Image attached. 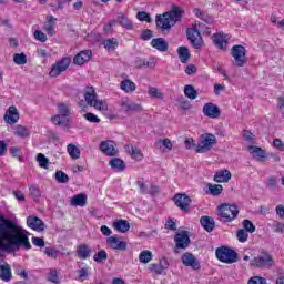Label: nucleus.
Returning <instances> with one entry per match:
<instances>
[{
  "instance_id": "1",
  "label": "nucleus",
  "mask_w": 284,
  "mask_h": 284,
  "mask_svg": "<svg viewBox=\"0 0 284 284\" xmlns=\"http://www.w3.org/2000/svg\"><path fill=\"white\" fill-rule=\"evenodd\" d=\"M21 247L32 250L28 231L0 215V257L6 256V252H19Z\"/></svg>"
},
{
  "instance_id": "2",
  "label": "nucleus",
  "mask_w": 284,
  "mask_h": 284,
  "mask_svg": "<svg viewBox=\"0 0 284 284\" xmlns=\"http://www.w3.org/2000/svg\"><path fill=\"white\" fill-rule=\"evenodd\" d=\"M185 14V9L173 4L169 12H164L162 16H156L155 23L161 30H170L173 26H176Z\"/></svg>"
},
{
  "instance_id": "3",
  "label": "nucleus",
  "mask_w": 284,
  "mask_h": 284,
  "mask_svg": "<svg viewBox=\"0 0 284 284\" xmlns=\"http://www.w3.org/2000/svg\"><path fill=\"white\" fill-rule=\"evenodd\" d=\"M250 263L252 267H256L257 270H272V267L276 265L274 256L267 252H262L260 255L251 260Z\"/></svg>"
},
{
  "instance_id": "4",
  "label": "nucleus",
  "mask_w": 284,
  "mask_h": 284,
  "mask_svg": "<svg viewBox=\"0 0 284 284\" xmlns=\"http://www.w3.org/2000/svg\"><path fill=\"white\" fill-rule=\"evenodd\" d=\"M215 256L217 261L226 263L227 265H232V263H236V261H239V254L233 248H230V246L217 247Z\"/></svg>"
},
{
  "instance_id": "5",
  "label": "nucleus",
  "mask_w": 284,
  "mask_h": 284,
  "mask_svg": "<svg viewBox=\"0 0 284 284\" xmlns=\"http://www.w3.org/2000/svg\"><path fill=\"white\" fill-rule=\"evenodd\" d=\"M219 214L224 223H232L239 216V206L236 204L224 203L217 207Z\"/></svg>"
},
{
  "instance_id": "6",
  "label": "nucleus",
  "mask_w": 284,
  "mask_h": 284,
  "mask_svg": "<svg viewBox=\"0 0 284 284\" xmlns=\"http://www.w3.org/2000/svg\"><path fill=\"white\" fill-rule=\"evenodd\" d=\"M231 57H233V64L236 68H244L247 65V50L241 44H235L231 49Z\"/></svg>"
},
{
  "instance_id": "7",
  "label": "nucleus",
  "mask_w": 284,
  "mask_h": 284,
  "mask_svg": "<svg viewBox=\"0 0 284 284\" xmlns=\"http://www.w3.org/2000/svg\"><path fill=\"white\" fill-rule=\"evenodd\" d=\"M216 145V135L211 133H204L200 138V142L196 146L197 154H205V152H210L212 148Z\"/></svg>"
},
{
  "instance_id": "8",
  "label": "nucleus",
  "mask_w": 284,
  "mask_h": 284,
  "mask_svg": "<svg viewBox=\"0 0 284 284\" xmlns=\"http://www.w3.org/2000/svg\"><path fill=\"white\" fill-rule=\"evenodd\" d=\"M70 63H72V59H70V57H64L57 61L52 64L49 77L57 79V77H60V74H63V72L70 68Z\"/></svg>"
},
{
  "instance_id": "9",
  "label": "nucleus",
  "mask_w": 284,
  "mask_h": 284,
  "mask_svg": "<svg viewBox=\"0 0 284 284\" xmlns=\"http://www.w3.org/2000/svg\"><path fill=\"white\" fill-rule=\"evenodd\" d=\"M175 252L179 253L180 250H187L190 247V233L187 231H182L175 234Z\"/></svg>"
},
{
  "instance_id": "10",
  "label": "nucleus",
  "mask_w": 284,
  "mask_h": 284,
  "mask_svg": "<svg viewBox=\"0 0 284 284\" xmlns=\"http://www.w3.org/2000/svg\"><path fill=\"white\" fill-rule=\"evenodd\" d=\"M186 37L195 50H201V48H203V37H201L199 30L192 28L187 29Z\"/></svg>"
},
{
  "instance_id": "11",
  "label": "nucleus",
  "mask_w": 284,
  "mask_h": 284,
  "mask_svg": "<svg viewBox=\"0 0 284 284\" xmlns=\"http://www.w3.org/2000/svg\"><path fill=\"white\" fill-rule=\"evenodd\" d=\"M173 201L176 207H180L182 212H190V203H192V199L187 196L185 193H178L174 195Z\"/></svg>"
},
{
  "instance_id": "12",
  "label": "nucleus",
  "mask_w": 284,
  "mask_h": 284,
  "mask_svg": "<svg viewBox=\"0 0 284 284\" xmlns=\"http://www.w3.org/2000/svg\"><path fill=\"white\" fill-rule=\"evenodd\" d=\"M120 106L122 108V112H141L143 111V106L130 99H123L120 102Z\"/></svg>"
},
{
  "instance_id": "13",
  "label": "nucleus",
  "mask_w": 284,
  "mask_h": 284,
  "mask_svg": "<svg viewBox=\"0 0 284 284\" xmlns=\"http://www.w3.org/2000/svg\"><path fill=\"white\" fill-rule=\"evenodd\" d=\"M100 150L105 156H116L119 150L114 146V142L106 140L100 143Z\"/></svg>"
},
{
  "instance_id": "14",
  "label": "nucleus",
  "mask_w": 284,
  "mask_h": 284,
  "mask_svg": "<svg viewBox=\"0 0 284 284\" xmlns=\"http://www.w3.org/2000/svg\"><path fill=\"white\" fill-rule=\"evenodd\" d=\"M203 114L209 116V119H219V116H221V109H219V105L209 102L203 106Z\"/></svg>"
},
{
  "instance_id": "15",
  "label": "nucleus",
  "mask_w": 284,
  "mask_h": 284,
  "mask_svg": "<svg viewBox=\"0 0 284 284\" xmlns=\"http://www.w3.org/2000/svg\"><path fill=\"white\" fill-rule=\"evenodd\" d=\"M182 263L185 265V267H192V270H201V263L192 253H184L182 255Z\"/></svg>"
},
{
  "instance_id": "16",
  "label": "nucleus",
  "mask_w": 284,
  "mask_h": 284,
  "mask_svg": "<svg viewBox=\"0 0 284 284\" xmlns=\"http://www.w3.org/2000/svg\"><path fill=\"white\" fill-rule=\"evenodd\" d=\"M92 59V51L91 50H83L80 51L74 58L73 63L74 65H85L88 61Z\"/></svg>"
},
{
  "instance_id": "17",
  "label": "nucleus",
  "mask_w": 284,
  "mask_h": 284,
  "mask_svg": "<svg viewBox=\"0 0 284 284\" xmlns=\"http://www.w3.org/2000/svg\"><path fill=\"white\" fill-rule=\"evenodd\" d=\"M27 225L36 232H43V230H45V223H43L42 220L37 216H29L27 219Z\"/></svg>"
},
{
  "instance_id": "18",
  "label": "nucleus",
  "mask_w": 284,
  "mask_h": 284,
  "mask_svg": "<svg viewBox=\"0 0 284 284\" xmlns=\"http://www.w3.org/2000/svg\"><path fill=\"white\" fill-rule=\"evenodd\" d=\"M4 121L6 123H9V125H14V123L19 121V111L17 110V106H9L4 114Z\"/></svg>"
},
{
  "instance_id": "19",
  "label": "nucleus",
  "mask_w": 284,
  "mask_h": 284,
  "mask_svg": "<svg viewBox=\"0 0 284 284\" xmlns=\"http://www.w3.org/2000/svg\"><path fill=\"white\" fill-rule=\"evenodd\" d=\"M154 148L156 150H160V152H172V148H174V144H172V140L165 138L158 140L154 143Z\"/></svg>"
},
{
  "instance_id": "20",
  "label": "nucleus",
  "mask_w": 284,
  "mask_h": 284,
  "mask_svg": "<svg viewBox=\"0 0 284 284\" xmlns=\"http://www.w3.org/2000/svg\"><path fill=\"white\" fill-rule=\"evenodd\" d=\"M152 48L158 50L159 52H168V49L170 48V44L165 40V38H154L151 41Z\"/></svg>"
},
{
  "instance_id": "21",
  "label": "nucleus",
  "mask_w": 284,
  "mask_h": 284,
  "mask_svg": "<svg viewBox=\"0 0 284 284\" xmlns=\"http://www.w3.org/2000/svg\"><path fill=\"white\" fill-rule=\"evenodd\" d=\"M230 38L223 33H217L213 36V43L219 48L220 50H227V41Z\"/></svg>"
},
{
  "instance_id": "22",
  "label": "nucleus",
  "mask_w": 284,
  "mask_h": 284,
  "mask_svg": "<svg viewBox=\"0 0 284 284\" xmlns=\"http://www.w3.org/2000/svg\"><path fill=\"white\" fill-rule=\"evenodd\" d=\"M232 179V173L227 169L220 170L215 173L213 181L215 183H229Z\"/></svg>"
},
{
  "instance_id": "23",
  "label": "nucleus",
  "mask_w": 284,
  "mask_h": 284,
  "mask_svg": "<svg viewBox=\"0 0 284 284\" xmlns=\"http://www.w3.org/2000/svg\"><path fill=\"white\" fill-rule=\"evenodd\" d=\"M106 243L112 247V250H128V243L119 241V237L110 236L106 239Z\"/></svg>"
},
{
  "instance_id": "24",
  "label": "nucleus",
  "mask_w": 284,
  "mask_h": 284,
  "mask_svg": "<svg viewBox=\"0 0 284 284\" xmlns=\"http://www.w3.org/2000/svg\"><path fill=\"white\" fill-rule=\"evenodd\" d=\"M0 278L4 281V283H10L12 281V268L10 264L6 263L0 265Z\"/></svg>"
},
{
  "instance_id": "25",
  "label": "nucleus",
  "mask_w": 284,
  "mask_h": 284,
  "mask_svg": "<svg viewBox=\"0 0 284 284\" xmlns=\"http://www.w3.org/2000/svg\"><path fill=\"white\" fill-rule=\"evenodd\" d=\"M70 203L73 207H85L88 205V195L83 193L77 194L71 199Z\"/></svg>"
},
{
  "instance_id": "26",
  "label": "nucleus",
  "mask_w": 284,
  "mask_h": 284,
  "mask_svg": "<svg viewBox=\"0 0 284 284\" xmlns=\"http://www.w3.org/2000/svg\"><path fill=\"white\" fill-rule=\"evenodd\" d=\"M92 254V247H90L88 244H81L77 248V255L79 258H82V261H87V258H90Z\"/></svg>"
},
{
  "instance_id": "27",
  "label": "nucleus",
  "mask_w": 284,
  "mask_h": 284,
  "mask_svg": "<svg viewBox=\"0 0 284 284\" xmlns=\"http://www.w3.org/2000/svg\"><path fill=\"white\" fill-rule=\"evenodd\" d=\"M124 150L126 154H130L131 158L135 159V161H142L143 160V152L141 149L132 145H125Z\"/></svg>"
},
{
  "instance_id": "28",
  "label": "nucleus",
  "mask_w": 284,
  "mask_h": 284,
  "mask_svg": "<svg viewBox=\"0 0 284 284\" xmlns=\"http://www.w3.org/2000/svg\"><path fill=\"white\" fill-rule=\"evenodd\" d=\"M84 101L90 106L94 104V102L97 101V91L94 90V87H87L84 89Z\"/></svg>"
},
{
  "instance_id": "29",
  "label": "nucleus",
  "mask_w": 284,
  "mask_h": 284,
  "mask_svg": "<svg viewBox=\"0 0 284 284\" xmlns=\"http://www.w3.org/2000/svg\"><path fill=\"white\" fill-rule=\"evenodd\" d=\"M109 165L114 170L115 172H123L125 168V162L120 158H113L110 160Z\"/></svg>"
},
{
  "instance_id": "30",
  "label": "nucleus",
  "mask_w": 284,
  "mask_h": 284,
  "mask_svg": "<svg viewBox=\"0 0 284 284\" xmlns=\"http://www.w3.org/2000/svg\"><path fill=\"white\" fill-rule=\"evenodd\" d=\"M207 190L205 191L206 194H210L211 196H221L223 194V185L221 184H206Z\"/></svg>"
},
{
  "instance_id": "31",
  "label": "nucleus",
  "mask_w": 284,
  "mask_h": 284,
  "mask_svg": "<svg viewBox=\"0 0 284 284\" xmlns=\"http://www.w3.org/2000/svg\"><path fill=\"white\" fill-rule=\"evenodd\" d=\"M119 23V26H121V28H125L126 30H132V28H134V24L131 22V20H129L126 14L120 13L116 17L115 23Z\"/></svg>"
},
{
  "instance_id": "32",
  "label": "nucleus",
  "mask_w": 284,
  "mask_h": 284,
  "mask_svg": "<svg viewBox=\"0 0 284 284\" xmlns=\"http://www.w3.org/2000/svg\"><path fill=\"white\" fill-rule=\"evenodd\" d=\"M200 223L206 232H214V227L216 225L215 222H214V219H212L210 216H202L200 219Z\"/></svg>"
},
{
  "instance_id": "33",
  "label": "nucleus",
  "mask_w": 284,
  "mask_h": 284,
  "mask_svg": "<svg viewBox=\"0 0 284 284\" xmlns=\"http://www.w3.org/2000/svg\"><path fill=\"white\" fill-rule=\"evenodd\" d=\"M248 151L251 152V154H253V156H255L257 159V161H261V162L264 161L265 150H263L262 148L250 145Z\"/></svg>"
},
{
  "instance_id": "34",
  "label": "nucleus",
  "mask_w": 284,
  "mask_h": 284,
  "mask_svg": "<svg viewBox=\"0 0 284 284\" xmlns=\"http://www.w3.org/2000/svg\"><path fill=\"white\" fill-rule=\"evenodd\" d=\"M57 21V18L53 16L47 17V23L44 24V30L47 34H50V37H54V22Z\"/></svg>"
},
{
  "instance_id": "35",
  "label": "nucleus",
  "mask_w": 284,
  "mask_h": 284,
  "mask_svg": "<svg viewBox=\"0 0 284 284\" xmlns=\"http://www.w3.org/2000/svg\"><path fill=\"white\" fill-rule=\"evenodd\" d=\"M113 227L118 232L125 234V232H128L130 230V223H128V221H125V220H119L113 223Z\"/></svg>"
},
{
  "instance_id": "36",
  "label": "nucleus",
  "mask_w": 284,
  "mask_h": 284,
  "mask_svg": "<svg viewBox=\"0 0 284 284\" xmlns=\"http://www.w3.org/2000/svg\"><path fill=\"white\" fill-rule=\"evenodd\" d=\"M121 90H123L126 93L130 92H135L136 90V84H134V82L130 79H125L121 82L120 84Z\"/></svg>"
},
{
  "instance_id": "37",
  "label": "nucleus",
  "mask_w": 284,
  "mask_h": 284,
  "mask_svg": "<svg viewBox=\"0 0 284 284\" xmlns=\"http://www.w3.org/2000/svg\"><path fill=\"white\" fill-rule=\"evenodd\" d=\"M67 152L74 160L81 159V150L72 143L67 145Z\"/></svg>"
},
{
  "instance_id": "38",
  "label": "nucleus",
  "mask_w": 284,
  "mask_h": 284,
  "mask_svg": "<svg viewBox=\"0 0 284 284\" xmlns=\"http://www.w3.org/2000/svg\"><path fill=\"white\" fill-rule=\"evenodd\" d=\"M178 54L180 58L181 63H187V61L190 60V49H187V47H180L178 49Z\"/></svg>"
},
{
  "instance_id": "39",
  "label": "nucleus",
  "mask_w": 284,
  "mask_h": 284,
  "mask_svg": "<svg viewBox=\"0 0 284 284\" xmlns=\"http://www.w3.org/2000/svg\"><path fill=\"white\" fill-rule=\"evenodd\" d=\"M14 135L19 136L20 139H26L30 136V129L19 124L14 129Z\"/></svg>"
},
{
  "instance_id": "40",
  "label": "nucleus",
  "mask_w": 284,
  "mask_h": 284,
  "mask_svg": "<svg viewBox=\"0 0 284 284\" xmlns=\"http://www.w3.org/2000/svg\"><path fill=\"white\" fill-rule=\"evenodd\" d=\"M103 45L105 50H109V52H112L116 50V48L119 47V41L116 40V38H110L104 40Z\"/></svg>"
},
{
  "instance_id": "41",
  "label": "nucleus",
  "mask_w": 284,
  "mask_h": 284,
  "mask_svg": "<svg viewBox=\"0 0 284 284\" xmlns=\"http://www.w3.org/2000/svg\"><path fill=\"white\" fill-rule=\"evenodd\" d=\"M184 94L187 99L194 100L199 97V91H196L193 85L187 84L184 87Z\"/></svg>"
},
{
  "instance_id": "42",
  "label": "nucleus",
  "mask_w": 284,
  "mask_h": 284,
  "mask_svg": "<svg viewBox=\"0 0 284 284\" xmlns=\"http://www.w3.org/2000/svg\"><path fill=\"white\" fill-rule=\"evenodd\" d=\"M13 63H16V65H26V63H28V55H26V53L13 54Z\"/></svg>"
},
{
  "instance_id": "43",
  "label": "nucleus",
  "mask_w": 284,
  "mask_h": 284,
  "mask_svg": "<svg viewBox=\"0 0 284 284\" xmlns=\"http://www.w3.org/2000/svg\"><path fill=\"white\" fill-rule=\"evenodd\" d=\"M93 261L95 263H105V261H108V252H105V250L98 251L93 256Z\"/></svg>"
},
{
  "instance_id": "44",
  "label": "nucleus",
  "mask_w": 284,
  "mask_h": 284,
  "mask_svg": "<svg viewBox=\"0 0 284 284\" xmlns=\"http://www.w3.org/2000/svg\"><path fill=\"white\" fill-rule=\"evenodd\" d=\"M91 108H94L95 110H99L100 112H108V102H105L103 100L95 99V101L93 102Z\"/></svg>"
},
{
  "instance_id": "45",
  "label": "nucleus",
  "mask_w": 284,
  "mask_h": 284,
  "mask_svg": "<svg viewBox=\"0 0 284 284\" xmlns=\"http://www.w3.org/2000/svg\"><path fill=\"white\" fill-rule=\"evenodd\" d=\"M37 161L39 163V168H43V170H48V165H50V160L45 158V154L39 153L37 155Z\"/></svg>"
},
{
  "instance_id": "46",
  "label": "nucleus",
  "mask_w": 284,
  "mask_h": 284,
  "mask_svg": "<svg viewBox=\"0 0 284 284\" xmlns=\"http://www.w3.org/2000/svg\"><path fill=\"white\" fill-rule=\"evenodd\" d=\"M152 251L145 250L140 253L139 261L140 263H150V261H152Z\"/></svg>"
},
{
  "instance_id": "47",
  "label": "nucleus",
  "mask_w": 284,
  "mask_h": 284,
  "mask_svg": "<svg viewBox=\"0 0 284 284\" xmlns=\"http://www.w3.org/2000/svg\"><path fill=\"white\" fill-rule=\"evenodd\" d=\"M149 97L151 99H163V92L155 87H149Z\"/></svg>"
},
{
  "instance_id": "48",
  "label": "nucleus",
  "mask_w": 284,
  "mask_h": 284,
  "mask_svg": "<svg viewBox=\"0 0 284 284\" xmlns=\"http://www.w3.org/2000/svg\"><path fill=\"white\" fill-rule=\"evenodd\" d=\"M55 180L58 183H68L70 181V176L65 174L63 171H57L55 172Z\"/></svg>"
},
{
  "instance_id": "49",
  "label": "nucleus",
  "mask_w": 284,
  "mask_h": 284,
  "mask_svg": "<svg viewBox=\"0 0 284 284\" xmlns=\"http://www.w3.org/2000/svg\"><path fill=\"white\" fill-rule=\"evenodd\" d=\"M242 225L246 232H250V234H254V232H256V226L250 220H244Z\"/></svg>"
},
{
  "instance_id": "50",
  "label": "nucleus",
  "mask_w": 284,
  "mask_h": 284,
  "mask_svg": "<svg viewBox=\"0 0 284 284\" xmlns=\"http://www.w3.org/2000/svg\"><path fill=\"white\" fill-rule=\"evenodd\" d=\"M44 254L49 258H54L55 260L59 256V251L54 247L48 246V247L44 248Z\"/></svg>"
},
{
  "instance_id": "51",
  "label": "nucleus",
  "mask_w": 284,
  "mask_h": 284,
  "mask_svg": "<svg viewBox=\"0 0 284 284\" xmlns=\"http://www.w3.org/2000/svg\"><path fill=\"white\" fill-rule=\"evenodd\" d=\"M58 110L61 116H70V106L65 103L58 104Z\"/></svg>"
},
{
  "instance_id": "52",
  "label": "nucleus",
  "mask_w": 284,
  "mask_h": 284,
  "mask_svg": "<svg viewBox=\"0 0 284 284\" xmlns=\"http://www.w3.org/2000/svg\"><path fill=\"white\" fill-rule=\"evenodd\" d=\"M272 230H273V232H275L276 234H283V233H284V222L275 221V222L272 224Z\"/></svg>"
},
{
  "instance_id": "53",
  "label": "nucleus",
  "mask_w": 284,
  "mask_h": 284,
  "mask_svg": "<svg viewBox=\"0 0 284 284\" xmlns=\"http://www.w3.org/2000/svg\"><path fill=\"white\" fill-rule=\"evenodd\" d=\"M237 241H240V243H245V241H247V239L250 237V234H247V231L240 229L237 230Z\"/></svg>"
},
{
  "instance_id": "54",
  "label": "nucleus",
  "mask_w": 284,
  "mask_h": 284,
  "mask_svg": "<svg viewBox=\"0 0 284 284\" xmlns=\"http://www.w3.org/2000/svg\"><path fill=\"white\" fill-rule=\"evenodd\" d=\"M242 139L247 143H254V133H252L250 130H244L242 132Z\"/></svg>"
},
{
  "instance_id": "55",
  "label": "nucleus",
  "mask_w": 284,
  "mask_h": 284,
  "mask_svg": "<svg viewBox=\"0 0 284 284\" xmlns=\"http://www.w3.org/2000/svg\"><path fill=\"white\" fill-rule=\"evenodd\" d=\"M139 21H146V23H152V17H150V13L145 11H140L136 14Z\"/></svg>"
},
{
  "instance_id": "56",
  "label": "nucleus",
  "mask_w": 284,
  "mask_h": 284,
  "mask_svg": "<svg viewBox=\"0 0 284 284\" xmlns=\"http://www.w3.org/2000/svg\"><path fill=\"white\" fill-rule=\"evenodd\" d=\"M49 281L50 283H55L59 284V273L57 272L55 268H51L49 272Z\"/></svg>"
},
{
  "instance_id": "57",
  "label": "nucleus",
  "mask_w": 284,
  "mask_h": 284,
  "mask_svg": "<svg viewBox=\"0 0 284 284\" xmlns=\"http://www.w3.org/2000/svg\"><path fill=\"white\" fill-rule=\"evenodd\" d=\"M30 194L33 199V201H39V197L41 196V191H39V187L36 185L29 187Z\"/></svg>"
},
{
  "instance_id": "58",
  "label": "nucleus",
  "mask_w": 284,
  "mask_h": 284,
  "mask_svg": "<svg viewBox=\"0 0 284 284\" xmlns=\"http://www.w3.org/2000/svg\"><path fill=\"white\" fill-rule=\"evenodd\" d=\"M34 39H37V41H41V43H45L48 41V36H45V33H43L41 30H37L33 33Z\"/></svg>"
},
{
  "instance_id": "59",
  "label": "nucleus",
  "mask_w": 284,
  "mask_h": 284,
  "mask_svg": "<svg viewBox=\"0 0 284 284\" xmlns=\"http://www.w3.org/2000/svg\"><path fill=\"white\" fill-rule=\"evenodd\" d=\"M84 119H87L89 121V123H101V119H99V116H97V114L94 113H85Z\"/></svg>"
},
{
  "instance_id": "60",
  "label": "nucleus",
  "mask_w": 284,
  "mask_h": 284,
  "mask_svg": "<svg viewBox=\"0 0 284 284\" xmlns=\"http://www.w3.org/2000/svg\"><path fill=\"white\" fill-rule=\"evenodd\" d=\"M248 284H267V280L261 276H253L248 280Z\"/></svg>"
},
{
  "instance_id": "61",
  "label": "nucleus",
  "mask_w": 284,
  "mask_h": 284,
  "mask_svg": "<svg viewBox=\"0 0 284 284\" xmlns=\"http://www.w3.org/2000/svg\"><path fill=\"white\" fill-rule=\"evenodd\" d=\"M78 278L79 281H87V278H90V274L88 273V267L80 268L78 271Z\"/></svg>"
},
{
  "instance_id": "62",
  "label": "nucleus",
  "mask_w": 284,
  "mask_h": 284,
  "mask_svg": "<svg viewBox=\"0 0 284 284\" xmlns=\"http://www.w3.org/2000/svg\"><path fill=\"white\" fill-rule=\"evenodd\" d=\"M277 183H278V180L274 175L270 176L265 182L266 186L270 187L271 190H274Z\"/></svg>"
},
{
  "instance_id": "63",
  "label": "nucleus",
  "mask_w": 284,
  "mask_h": 284,
  "mask_svg": "<svg viewBox=\"0 0 284 284\" xmlns=\"http://www.w3.org/2000/svg\"><path fill=\"white\" fill-rule=\"evenodd\" d=\"M273 148L278 150L280 152H284V143L281 139H274L273 140Z\"/></svg>"
},
{
  "instance_id": "64",
  "label": "nucleus",
  "mask_w": 284,
  "mask_h": 284,
  "mask_svg": "<svg viewBox=\"0 0 284 284\" xmlns=\"http://www.w3.org/2000/svg\"><path fill=\"white\" fill-rule=\"evenodd\" d=\"M150 270L151 272H154V274H158V275L163 274V268L159 264H151Z\"/></svg>"
}]
</instances>
